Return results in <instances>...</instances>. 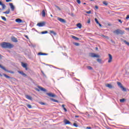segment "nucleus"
<instances>
[{"instance_id":"obj_53","label":"nucleus","mask_w":129,"mask_h":129,"mask_svg":"<svg viewBox=\"0 0 129 129\" xmlns=\"http://www.w3.org/2000/svg\"><path fill=\"white\" fill-rule=\"evenodd\" d=\"M98 25H99V26H100V27H102V25H101V24H100V23H99V24H98Z\"/></svg>"},{"instance_id":"obj_30","label":"nucleus","mask_w":129,"mask_h":129,"mask_svg":"<svg viewBox=\"0 0 129 129\" xmlns=\"http://www.w3.org/2000/svg\"><path fill=\"white\" fill-rule=\"evenodd\" d=\"M97 62H98L99 63H101V59H100V58H97Z\"/></svg>"},{"instance_id":"obj_16","label":"nucleus","mask_w":129,"mask_h":129,"mask_svg":"<svg viewBox=\"0 0 129 129\" xmlns=\"http://www.w3.org/2000/svg\"><path fill=\"white\" fill-rule=\"evenodd\" d=\"M18 73H19L20 74H21V75H22L23 76H24V77H26L27 76V75L22 71H18Z\"/></svg>"},{"instance_id":"obj_55","label":"nucleus","mask_w":129,"mask_h":129,"mask_svg":"<svg viewBox=\"0 0 129 129\" xmlns=\"http://www.w3.org/2000/svg\"><path fill=\"white\" fill-rule=\"evenodd\" d=\"M25 37H26V38H27V39H29V37H28L27 35H25Z\"/></svg>"},{"instance_id":"obj_18","label":"nucleus","mask_w":129,"mask_h":129,"mask_svg":"<svg viewBox=\"0 0 129 129\" xmlns=\"http://www.w3.org/2000/svg\"><path fill=\"white\" fill-rule=\"evenodd\" d=\"M42 16L43 18L46 17V12H45V10L42 11Z\"/></svg>"},{"instance_id":"obj_62","label":"nucleus","mask_w":129,"mask_h":129,"mask_svg":"<svg viewBox=\"0 0 129 129\" xmlns=\"http://www.w3.org/2000/svg\"><path fill=\"white\" fill-rule=\"evenodd\" d=\"M41 34H46V33H41Z\"/></svg>"},{"instance_id":"obj_1","label":"nucleus","mask_w":129,"mask_h":129,"mask_svg":"<svg viewBox=\"0 0 129 129\" xmlns=\"http://www.w3.org/2000/svg\"><path fill=\"white\" fill-rule=\"evenodd\" d=\"M1 45V47L4 49H12V48H14V45L9 42H2Z\"/></svg>"},{"instance_id":"obj_24","label":"nucleus","mask_w":129,"mask_h":129,"mask_svg":"<svg viewBox=\"0 0 129 129\" xmlns=\"http://www.w3.org/2000/svg\"><path fill=\"white\" fill-rule=\"evenodd\" d=\"M26 97L27 99H29V100H32V97L29 95H26Z\"/></svg>"},{"instance_id":"obj_32","label":"nucleus","mask_w":129,"mask_h":129,"mask_svg":"<svg viewBox=\"0 0 129 129\" xmlns=\"http://www.w3.org/2000/svg\"><path fill=\"white\" fill-rule=\"evenodd\" d=\"M27 107H28V108H32V105H30V104H27L26 105Z\"/></svg>"},{"instance_id":"obj_7","label":"nucleus","mask_w":129,"mask_h":129,"mask_svg":"<svg viewBox=\"0 0 129 129\" xmlns=\"http://www.w3.org/2000/svg\"><path fill=\"white\" fill-rule=\"evenodd\" d=\"M58 21H59V22H60V23H66V20L65 19H63L62 18H60L59 17H58L57 18Z\"/></svg>"},{"instance_id":"obj_46","label":"nucleus","mask_w":129,"mask_h":129,"mask_svg":"<svg viewBox=\"0 0 129 129\" xmlns=\"http://www.w3.org/2000/svg\"><path fill=\"white\" fill-rule=\"evenodd\" d=\"M87 23L90 24V19H88V20L87 21Z\"/></svg>"},{"instance_id":"obj_14","label":"nucleus","mask_w":129,"mask_h":129,"mask_svg":"<svg viewBox=\"0 0 129 129\" xmlns=\"http://www.w3.org/2000/svg\"><path fill=\"white\" fill-rule=\"evenodd\" d=\"M114 33H124V31H122L120 29H117L114 31Z\"/></svg>"},{"instance_id":"obj_8","label":"nucleus","mask_w":129,"mask_h":129,"mask_svg":"<svg viewBox=\"0 0 129 129\" xmlns=\"http://www.w3.org/2000/svg\"><path fill=\"white\" fill-rule=\"evenodd\" d=\"M9 5L11 9V11H12V12H14V11H15V6H14V5H13V3H9Z\"/></svg>"},{"instance_id":"obj_31","label":"nucleus","mask_w":129,"mask_h":129,"mask_svg":"<svg viewBox=\"0 0 129 129\" xmlns=\"http://www.w3.org/2000/svg\"><path fill=\"white\" fill-rule=\"evenodd\" d=\"M125 101V99H121L120 100V102H124Z\"/></svg>"},{"instance_id":"obj_33","label":"nucleus","mask_w":129,"mask_h":129,"mask_svg":"<svg viewBox=\"0 0 129 129\" xmlns=\"http://www.w3.org/2000/svg\"><path fill=\"white\" fill-rule=\"evenodd\" d=\"M69 15H70V16H71V17H74V14H73V13H69Z\"/></svg>"},{"instance_id":"obj_40","label":"nucleus","mask_w":129,"mask_h":129,"mask_svg":"<svg viewBox=\"0 0 129 129\" xmlns=\"http://www.w3.org/2000/svg\"><path fill=\"white\" fill-rule=\"evenodd\" d=\"M86 13L88 14H91V11H87Z\"/></svg>"},{"instance_id":"obj_47","label":"nucleus","mask_w":129,"mask_h":129,"mask_svg":"<svg viewBox=\"0 0 129 129\" xmlns=\"http://www.w3.org/2000/svg\"><path fill=\"white\" fill-rule=\"evenodd\" d=\"M6 3H9V2H12V0H6Z\"/></svg>"},{"instance_id":"obj_27","label":"nucleus","mask_w":129,"mask_h":129,"mask_svg":"<svg viewBox=\"0 0 129 129\" xmlns=\"http://www.w3.org/2000/svg\"><path fill=\"white\" fill-rule=\"evenodd\" d=\"M103 4L105 6H107L108 5V3H107V2H106V1H104L103 2Z\"/></svg>"},{"instance_id":"obj_17","label":"nucleus","mask_w":129,"mask_h":129,"mask_svg":"<svg viewBox=\"0 0 129 129\" xmlns=\"http://www.w3.org/2000/svg\"><path fill=\"white\" fill-rule=\"evenodd\" d=\"M106 87L110 89L112 88V85H110V84H106Z\"/></svg>"},{"instance_id":"obj_19","label":"nucleus","mask_w":129,"mask_h":129,"mask_svg":"<svg viewBox=\"0 0 129 129\" xmlns=\"http://www.w3.org/2000/svg\"><path fill=\"white\" fill-rule=\"evenodd\" d=\"M38 55H39L40 56H42V55H48V54L45 53L39 52L38 53Z\"/></svg>"},{"instance_id":"obj_54","label":"nucleus","mask_w":129,"mask_h":129,"mask_svg":"<svg viewBox=\"0 0 129 129\" xmlns=\"http://www.w3.org/2000/svg\"><path fill=\"white\" fill-rule=\"evenodd\" d=\"M86 129H91V127H87Z\"/></svg>"},{"instance_id":"obj_22","label":"nucleus","mask_w":129,"mask_h":129,"mask_svg":"<svg viewBox=\"0 0 129 129\" xmlns=\"http://www.w3.org/2000/svg\"><path fill=\"white\" fill-rule=\"evenodd\" d=\"M77 27H78L79 29H81V28L82 27V25H81V23H78L77 24Z\"/></svg>"},{"instance_id":"obj_37","label":"nucleus","mask_w":129,"mask_h":129,"mask_svg":"<svg viewBox=\"0 0 129 129\" xmlns=\"http://www.w3.org/2000/svg\"><path fill=\"white\" fill-rule=\"evenodd\" d=\"M102 37H103L104 38H106V39H107L108 40V39H109V37H108V36H105L104 35H102Z\"/></svg>"},{"instance_id":"obj_11","label":"nucleus","mask_w":129,"mask_h":129,"mask_svg":"<svg viewBox=\"0 0 129 129\" xmlns=\"http://www.w3.org/2000/svg\"><path fill=\"white\" fill-rule=\"evenodd\" d=\"M15 21L16 23H18V24H21V23H23V20H22V19H16Z\"/></svg>"},{"instance_id":"obj_43","label":"nucleus","mask_w":129,"mask_h":129,"mask_svg":"<svg viewBox=\"0 0 129 129\" xmlns=\"http://www.w3.org/2000/svg\"><path fill=\"white\" fill-rule=\"evenodd\" d=\"M118 21L119 22V23H120V24H122V21H121L120 19H118Z\"/></svg>"},{"instance_id":"obj_39","label":"nucleus","mask_w":129,"mask_h":129,"mask_svg":"<svg viewBox=\"0 0 129 129\" xmlns=\"http://www.w3.org/2000/svg\"><path fill=\"white\" fill-rule=\"evenodd\" d=\"M74 45H75V46H79V43L75 42L74 43Z\"/></svg>"},{"instance_id":"obj_6","label":"nucleus","mask_w":129,"mask_h":129,"mask_svg":"<svg viewBox=\"0 0 129 129\" xmlns=\"http://www.w3.org/2000/svg\"><path fill=\"white\" fill-rule=\"evenodd\" d=\"M46 95H48L49 97H56V95L52 93H46Z\"/></svg>"},{"instance_id":"obj_12","label":"nucleus","mask_w":129,"mask_h":129,"mask_svg":"<svg viewBox=\"0 0 129 129\" xmlns=\"http://www.w3.org/2000/svg\"><path fill=\"white\" fill-rule=\"evenodd\" d=\"M0 6H2L3 10H5V9H6V8L7 7V6H6L5 4H3V3L1 1H0Z\"/></svg>"},{"instance_id":"obj_2","label":"nucleus","mask_w":129,"mask_h":129,"mask_svg":"<svg viewBox=\"0 0 129 129\" xmlns=\"http://www.w3.org/2000/svg\"><path fill=\"white\" fill-rule=\"evenodd\" d=\"M89 56L91 57L92 58H100V56L99 55L96 54L94 53H90Z\"/></svg>"},{"instance_id":"obj_25","label":"nucleus","mask_w":129,"mask_h":129,"mask_svg":"<svg viewBox=\"0 0 129 129\" xmlns=\"http://www.w3.org/2000/svg\"><path fill=\"white\" fill-rule=\"evenodd\" d=\"M3 75H4V76H5V77H6V78H8V79H10L11 78V77H10V76L7 75L5 74H4Z\"/></svg>"},{"instance_id":"obj_63","label":"nucleus","mask_w":129,"mask_h":129,"mask_svg":"<svg viewBox=\"0 0 129 129\" xmlns=\"http://www.w3.org/2000/svg\"><path fill=\"white\" fill-rule=\"evenodd\" d=\"M0 76L2 77V76H3V75H2V74H0Z\"/></svg>"},{"instance_id":"obj_21","label":"nucleus","mask_w":129,"mask_h":129,"mask_svg":"<svg viewBox=\"0 0 129 129\" xmlns=\"http://www.w3.org/2000/svg\"><path fill=\"white\" fill-rule=\"evenodd\" d=\"M22 67L24 68H26V70H27L28 69L27 68V64L26 63H22Z\"/></svg>"},{"instance_id":"obj_50","label":"nucleus","mask_w":129,"mask_h":129,"mask_svg":"<svg viewBox=\"0 0 129 129\" xmlns=\"http://www.w3.org/2000/svg\"><path fill=\"white\" fill-rule=\"evenodd\" d=\"M62 107L63 109L65 108V105H64V104L62 105Z\"/></svg>"},{"instance_id":"obj_57","label":"nucleus","mask_w":129,"mask_h":129,"mask_svg":"<svg viewBox=\"0 0 129 129\" xmlns=\"http://www.w3.org/2000/svg\"><path fill=\"white\" fill-rule=\"evenodd\" d=\"M58 102V100H55V102Z\"/></svg>"},{"instance_id":"obj_58","label":"nucleus","mask_w":129,"mask_h":129,"mask_svg":"<svg viewBox=\"0 0 129 129\" xmlns=\"http://www.w3.org/2000/svg\"><path fill=\"white\" fill-rule=\"evenodd\" d=\"M116 34L117 35H119V33H116Z\"/></svg>"},{"instance_id":"obj_56","label":"nucleus","mask_w":129,"mask_h":129,"mask_svg":"<svg viewBox=\"0 0 129 129\" xmlns=\"http://www.w3.org/2000/svg\"><path fill=\"white\" fill-rule=\"evenodd\" d=\"M75 117H79V116H78V115H76V116H75Z\"/></svg>"},{"instance_id":"obj_38","label":"nucleus","mask_w":129,"mask_h":129,"mask_svg":"<svg viewBox=\"0 0 129 129\" xmlns=\"http://www.w3.org/2000/svg\"><path fill=\"white\" fill-rule=\"evenodd\" d=\"M77 3H78L79 5H80L81 4V1H80V0H77Z\"/></svg>"},{"instance_id":"obj_28","label":"nucleus","mask_w":129,"mask_h":129,"mask_svg":"<svg viewBox=\"0 0 129 129\" xmlns=\"http://www.w3.org/2000/svg\"><path fill=\"white\" fill-rule=\"evenodd\" d=\"M87 69H88V70H92V67H91L90 66H87Z\"/></svg>"},{"instance_id":"obj_35","label":"nucleus","mask_w":129,"mask_h":129,"mask_svg":"<svg viewBox=\"0 0 129 129\" xmlns=\"http://www.w3.org/2000/svg\"><path fill=\"white\" fill-rule=\"evenodd\" d=\"M74 126H75L76 127H78V125H77V123H74L73 124Z\"/></svg>"},{"instance_id":"obj_26","label":"nucleus","mask_w":129,"mask_h":129,"mask_svg":"<svg viewBox=\"0 0 129 129\" xmlns=\"http://www.w3.org/2000/svg\"><path fill=\"white\" fill-rule=\"evenodd\" d=\"M1 18H2V20H3V21H7V18H6V17H5L4 16H1Z\"/></svg>"},{"instance_id":"obj_51","label":"nucleus","mask_w":129,"mask_h":129,"mask_svg":"<svg viewBox=\"0 0 129 129\" xmlns=\"http://www.w3.org/2000/svg\"><path fill=\"white\" fill-rule=\"evenodd\" d=\"M49 33H54V31H53V30H50V31H49Z\"/></svg>"},{"instance_id":"obj_9","label":"nucleus","mask_w":129,"mask_h":129,"mask_svg":"<svg viewBox=\"0 0 129 129\" xmlns=\"http://www.w3.org/2000/svg\"><path fill=\"white\" fill-rule=\"evenodd\" d=\"M108 56H109V59L108 60V63H110L112 61V56L110 54H109Z\"/></svg>"},{"instance_id":"obj_48","label":"nucleus","mask_w":129,"mask_h":129,"mask_svg":"<svg viewBox=\"0 0 129 129\" xmlns=\"http://www.w3.org/2000/svg\"><path fill=\"white\" fill-rule=\"evenodd\" d=\"M41 33H48L47 31H42Z\"/></svg>"},{"instance_id":"obj_5","label":"nucleus","mask_w":129,"mask_h":129,"mask_svg":"<svg viewBox=\"0 0 129 129\" xmlns=\"http://www.w3.org/2000/svg\"><path fill=\"white\" fill-rule=\"evenodd\" d=\"M46 23H45V22H40V23H38L37 24V26H38V27H44V26H45Z\"/></svg>"},{"instance_id":"obj_44","label":"nucleus","mask_w":129,"mask_h":129,"mask_svg":"<svg viewBox=\"0 0 129 129\" xmlns=\"http://www.w3.org/2000/svg\"><path fill=\"white\" fill-rule=\"evenodd\" d=\"M50 100H52V101H53V102H55V100L54 99L50 98Z\"/></svg>"},{"instance_id":"obj_64","label":"nucleus","mask_w":129,"mask_h":129,"mask_svg":"<svg viewBox=\"0 0 129 129\" xmlns=\"http://www.w3.org/2000/svg\"><path fill=\"white\" fill-rule=\"evenodd\" d=\"M50 16H51L52 17H53V15H50Z\"/></svg>"},{"instance_id":"obj_29","label":"nucleus","mask_w":129,"mask_h":129,"mask_svg":"<svg viewBox=\"0 0 129 129\" xmlns=\"http://www.w3.org/2000/svg\"><path fill=\"white\" fill-rule=\"evenodd\" d=\"M50 35H51V36H52L53 37V36H56V35H57V33H51Z\"/></svg>"},{"instance_id":"obj_42","label":"nucleus","mask_w":129,"mask_h":129,"mask_svg":"<svg viewBox=\"0 0 129 129\" xmlns=\"http://www.w3.org/2000/svg\"><path fill=\"white\" fill-rule=\"evenodd\" d=\"M41 73H42L43 76H44V77H46V75H45V73H44V72L43 71H41Z\"/></svg>"},{"instance_id":"obj_61","label":"nucleus","mask_w":129,"mask_h":129,"mask_svg":"<svg viewBox=\"0 0 129 129\" xmlns=\"http://www.w3.org/2000/svg\"><path fill=\"white\" fill-rule=\"evenodd\" d=\"M96 50H98V48L96 47Z\"/></svg>"},{"instance_id":"obj_10","label":"nucleus","mask_w":129,"mask_h":129,"mask_svg":"<svg viewBox=\"0 0 129 129\" xmlns=\"http://www.w3.org/2000/svg\"><path fill=\"white\" fill-rule=\"evenodd\" d=\"M12 41L14 42V43H18V39H17V38L15 37H12Z\"/></svg>"},{"instance_id":"obj_59","label":"nucleus","mask_w":129,"mask_h":129,"mask_svg":"<svg viewBox=\"0 0 129 129\" xmlns=\"http://www.w3.org/2000/svg\"><path fill=\"white\" fill-rule=\"evenodd\" d=\"M2 55L0 54V59H2Z\"/></svg>"},{"instance_id":"obj_45","label":"nucleus","mask_w":129,"mask_h":129,"mask_svg":"<svg viewBox=\"0 0 129 129\" xmlns=\"http://www.w3.org/2000/svg\"><path fill=\"white\" fill-rule=\"evenodd\" d=\"M128 19H129V15L126 16V20H128Z\"/></svg>"},{"instance_id":"obj_52","label":"nucleus","mask_w":129,"mask_h":129,"mask_svg":"<svg viewBox=\"0 0 129 129\" xmlns=\"http://www.w3.org/2000/svg\"><path fill=\"white\" fill-rule=\"evenodd\" d=\"M63 110H64V111H67V109H66V108H63Z\"/></svg>"},{"instance_id":"obj_60","label":"nucleus","mask_w":129,"mask_h":129,"mask_svg":"<svg viewBox=\"0 0 129 129\" xmlns=\"http://www.w3.org/2000/svg\"><path fill=\"white\" fill-rule=\"evenodd\" d=\"M36 90H37V91H40V90H39L38 89H37Z\"/></svg>"},{"instance_id":"obj_49","label":"nucleus","mask_w":129,"mask_h":129,"mask_svg":"<svg viewBox=\"0 0 129 129\" xmlns=\"http://www.w3.org/2000/svg\"><path fill=\"white\" fill-rule=\"evenodd\" d=\"M95 9H96V10H98V6H96L95 7Z\"/></svg>"},{"instance_id":"obj_23","label":"nucleus","mask_w":129,"mask_h":129,"mask_svg":"<svg viewBox=\"0 0 129 129\" xmlns=\"http://www.w3.org/2000/svg\"><path fill=\"white\" fill-rule=\"evenodd\" d=\"M72 37L73 38V39H74L75 40H76V41H78V40H79V38L75 36H73L72 35Z\"/></svg>"},{"instance_id":"obj_3","label":"nucleus","mask_w":129,"mask_h":129,"mask_svg":"<svg viewBox=\"0 0 129 129\" xmlns=\"http://www.w3.org/2000/svg\"><path fill=\"white\" fill-rule=\"evenodd\" d=\"M0 68L3 69L5 71H6V72H8L9 73H11V74H14V73H15V72H14L12 71H9L8 70H6V68L4 67H3V66H2L1 64H0Z\"/></svg>"},{"instance_id":"obj_20","label":"nucleus","mask_w":129,"mask_h":129,"mask_svg":"<svg viewBox=\"0 0 129 129\" xmlns=\"http://www.w3.org/2000/svg\"><path fill=\"white\" fill-rule=\"evenodd\" d=\"M10 11H11V10H10V9H9L8 10V11H6V12H3V14H6V15H9V14H10Z\"/></svg>"},{"instance_id":"obj_15","label":"nucleus","mask_w":129,"mask_h":129,"mask_svg":"<svg viewBox=\"0 0 129 129\" xmlns=\"http://www.w3.org/2000/svg\"><path fill=\"white\" fill-rule=\"evenodd\" d=\"M64 122L65 124H71V122L67 119H65Z\"/></svg>"},{"instance_id":"obj_4","label":"nucleus","mask_w":129,"mask_h":129,"mask_svg":"<svg viewBox=\"0 0 129 129\" xmlns=\"http://www.w3.org/2000/svg\"><path fill=\"white\" fill-rule=\"evenodd\" d=\"M117 84L120 88H121L122 91H126V89L122 86V85H121V83L120 82H117Z\"/></svg>"},{"instance_id":"obj_41","label":"nucleus","mask_w":129,"mask_h":129,"mask_svg":"<svg viewBox=\"0 0 129 129\" xmlns=\"http://www.w3.org/2000/svg\"><path fill=\"white\" fill-rule=\"evenodd\" d=\"M40 104H41V105H45V103L43 102H40Z\"/></svg>"},{"instance_id":"obj_13","label":"nucleus","mask_w":129,"mask_h":129,"mask_svg":"<svg viewBox=\"0 0 129 129\" xmlns=\"http://www.w3.org/2000/svg\"><path fill=\"white\" fill-rule=\"evenodd\" d=\"M38 88H39V89H40V90H41V91H44V92H46V91H47V90L45 89H44V88L40 87V86H38Z\"/></svg>"},{"instance_id":"obj_36","label":"nucleus","mask_w":129,"mask_h":129,"mask_svg":"<svg viewBox=\"0 0 129 129\" xmlns=\"http://www.w3.org/2000/svg\"><path fill=\"white\" fill-rule=\"evenodd\" d=\"M95 21L96 22V24H99V22H98V20H97V18L95 19Z\"/></svg>"},{"instance_id":"obj_34","label":"nucleus","mask_w":129,"mask_h":129,"mask_svg":"<svg viewBox=\"0 0 129 129\" xmlns=\"http://www.w3.org/2000/svg\"><path fill=\"white\" fill-rule=\"evenodd\" d=\"M124 43H125L126 44V45H127V46H129V43H128V42H127V41L124 40Z\"/></svg>"}]
</instances>
